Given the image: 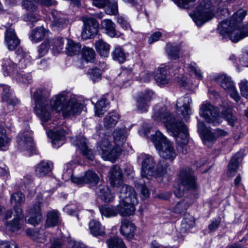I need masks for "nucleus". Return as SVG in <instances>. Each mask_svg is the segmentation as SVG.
<instances>
[{
  "label": "nucleus",
  "instance_id": "nucleus-1",
  "mask_svg": "<svg viewBox=\"0 0 248 248\" xmlns=\"http://www.w3.org/2000/svg\"><path fill=\"white\" fill-rule=\"evenodd\" d=\"M49 95L48 90L40 88L34 92L33 96L36 115L41 120L43 125L50 119L53 110L58 112L61 111L63 117H67L78 115L83 109L82 104L78 102L74 95L65 103L66 97L63 94L56 95L50 101L48 99Z\"/></svg>",
  "mask_w": 248,
  "mask_h": 248
},
{
  "label": "nucleus",
  "instance_id": "nucleus-2",
  "mask_svg": "<svg viewBox=\"0 0 248 248\" xmlns=\"http://www.w3.org/2000/svg\"><path fill=\"white\" fill-rule=\"evenodd\" d=\"M152 118L157 123H163L167 131L176 138L177 151L186 154L188 142L187 129L182 121L177 120L165 105L155 108Z\"/></svg>",
  "mask_w": 248,
  "mask_h": 248
},
{
  "label": "nucleus",
  "instance_id": "nucleus-3",
  "mask_svg": "<svg viewBox=\"0 0 248 248\" xmlns=\"http://www.w3.org/2000/svg\"><path fill=\"white\" fill-rule=\"evenodd\" d=\"M246 15V12L240 9L232 16L231 19L222 21L220 23V33L223 37L228 36L232 42L236 43L248 36L240 28L241 21Z\"/></svg>",
  "mask_w": 248,
  "mask_h": 248
},
{
  "label": "nucleus",
  "instance_id": "nucleus-4",
  "mask_svg": "<svg viewBox=\"0 0 248 248\" xmlns=\"http://www.w3.org/2000/svg\"><path fill=\"white\" fill-rule=\"evenodd\" d=\"M152 140L158 151L160 156L165 159L172 161L176 156L173 144L167 140L160 131H156L152 136Z\"/></svg>",
  "mask_w": 248,
  "mask_h": 248
},
{
  "label": "nucleus",
  "instance_id": "nucleus-5",
  "mask_svg": "<svg viewBox=\"0 0 248 248\" xmlns=\"http://www.w3.org/2000/svg\"><path fill=\"white\" fill-rule=\"evenodd\" d=\"M25 200V196L21 192H15L11 196L10 202L13 205L15 214L14 219L7 223L12 232L17 231L22 227L23 215L20 206Z\"/></svg>",
  "mask_w": 248,
  "mask_h": 248
},
{
  "label": "nucleus",
  "instance_id": "nucleus-6",
  "mask_svg": "<svg viewBox=\"0 0 248 248\" xmlns=\"http://www.w3.org/2000/svg\"><path fill=\"white\" fill-rule=\"evenodd\" d=\"M214 16L211 0H202L197 6L193 19L199 26L211 19Z\"/></svg>",
  "mask_w": 248,
  "mask_h": 248
},
{
  "label": "nucleus",
  "instance_id": "nucleus-7",
  "mask_svg": "<svg viewBox=\"0 0 248 248\" xmlns=\"http://www.w3.org/2000/svg\"><path fill=\"white\" fill-rule=\"evenodd\" d=\"M200 115L207 123L214 126L218 125L222 122L218 109L208 103L202 105L200 108Z\"/></svg>",
  "mask_w": 248,
  "mask_h": 248
},
{
  "label": "nucleus",
  "instance_id": "nucleus-8",
  "mask_svg": "<svg viewBox=\"0 0 248 248\" xmlns=\"http://www.w3.org/2000/svg\"><path fill=\"white\" fill-rule=\"evenodd\" d=\"M81 20L84 23L81 32V37L83 39L87 40L97 34L99 24L95 18L84 16L81 17Z\"/></svg>",
  "mask_w": 248,
  "mask_h": 248
},
{
  "label": "nucleus",
  "instance_id": "nucleus-9",
  "mask_svg": "<svg viewBox=\"0 0 248 248\" xmlns=\"http://www.w3.org/2000/svg\"><path fill=\"white\" fill-rule=\"evenodd\" d=\"M179 180L181 184L184 186L187 190H195L197 188V184L194 171L189 168L182 169L178 175Z\"/></svg>",
  "mask_w": 248,
  "mask_h": 248
},
{
  "label": "nucleus",
  "instance_id": "nucleus-10",
  "mask_svg": "<svg viewBox=\"0 0 248 248\" xmlns=\"http://www.w3.org/2000/svg\"><path fill=\"white\" fill-rule=\"evenodd\" d=\"M142 159L141 162V176L142 178L149 179L148 176L154 175V170L155 162L153 157L149 155H141L139 158Z\"/></svg>",
  "mask_w": 248,
  "mask_h": 248
},
{
  "label": "nucleus",
  "instance_id": "nucleus-11",
  "mask_svg": "<svg viewBox=\"0 0 248 248\" xmlns=\"http://www.w3.org/2000/svg\"><path fill=\"white\" fill-rule=\"evenodd\" d=\"M173 65L163 64L158 67L154 75L156 82L158 84L163 85L170 83L172 78L170 71L173 68Z\"/></svg>",
  "mask_w": 248,
  "mask_h": 248
},
{
  "label": "nucleus",
  "instance_id": "nucleus-12",
  "mask_svg": "<svg viewBox=\"0 0 248 248\" xmlns=\"http://www.w3.org/2000/svg\"><path fill=\"white\" fill-rule=\"evenodd\" d=\"M119 197L120 200L124 201L125 203L132 202V204H138V201L134 189L130 186L123 184L120 185Z\"/></svg>",
  "mask_w": 248,
  "mask_h": 248
},
{
  "label": "nucleus",
  "instance_id": "nucleus-13",
  "mask_svg": "<svg viewBox=\"0 0 248 248\" xmlns=\"http://www.w3.org/2000/svg\"><path fill=\"white\" fill-rule=\"evenodd\" d=\"M192 103V100L190 96L187 94L180 97L175 105L177 110L181 112L184 118L187 120L190 115L192 114L190 108V104Z\"/></svg>",
  "mask_w": 248,
  "mask_h": 248
},
{
  "label": "nucleus",
  "instance_id": "nucleus-14",
  "mask_svg": "<svg viewBox=\"0 0 248 248\" xmlns=\"http://www.w3.org/2000/svg\"><path fill=\"white\" fill-rule=\"evenodd\" d=\"M43 203L40 201H36L30 208L29 213L30 217L28 222L33 226L39 224L42 220L43 216L41 207Z\"/></svg>",
  "mask_w": 248,
  "mask_h": 248
},
{
  "label": "nucleus",
  "instance_id": "nucleus-15",
  "mask_svg": "<svg viewBox=\"0 0 248 248\" xmlns=\"http://www.w3.org/2000/svg\"><path fill=\"white\" fill-rule=\"evenodd\" d=\"M18 148L21 151H28L32 153L34 146L31 132H26L19 134L17 137Z\"/></svg>",
  "mask_w": 248,
  "mask_h": 248
},
{
  "label": "nucleus",
  "instance_id": "nucleus-16",
  "mask_svg": "<svg viewBox=\"0 0 248 248\" xmlns=\"http://www.w3.org/2000/svg\"><path fill=\"white\" fill-rule=\"evenodd\" d=\"M86 140L83 136L75 137L71 138V141L74 145L77 146L82 155L90 160H93L94 155L93 151L86 145Z\"/></svg>",
  "mask_w": 248,
  "mask_h": 248
},
{
  "label": "nucleus",
  "instance_id": "nucleus-17",
  "mask_svg": "<svg viewBox=\"0 0 248 248\" xmlns=\"http://www.w3.org/2000/svg\"><path fill=\"white\" fill-rule=\"evenodd\" d=\"M4 41L8 49L11 51L17 48L20 43V40L17 37L15 29L12 28L6 29L5 32Z\"/></svg>",
  "mask_w": 248,
  "mask_h": 248
},
{
  "label": "nucleus",
  "instance_id": "nucleus-18",
  "mask_svg": "<svg viewBox=\"0 0 248 248\" xmlns=\"http://www.w3.org/2000/svg\"><path fill=\"white\" fill-rule=\"evenodd\" d=\"M123 173L120 167L117 165H113L109 171V181L113 187H118L122 182Z\"/></svg>",
  "mask_w": 248,
  "mask_h": 248
},
{
  "label": "nucleus",
  "instance_id": "nucleus-19",
  "mask_svg": "<svg viewBox=\"0 0 248 248\" xmlns=\"http://www.w3.org/2000/svg\"><path fill=\"white\" fill-rule=\"evenodd\" d=\"M153 92L151 91L142 93L137 98V107L140 112H145L147 111L148 103L151 100L153 95Z\"/></svg>",
  "mask_w": 248,
  "mask_h": 248
},
{
  "label": "nucleus",
  "instance_id": "nucleus-20",
  "mask_svg": "<svg viewBox=\"0 0 248 248\" xmlns=\"http://www.w3.org/2000/svg\"><path fill=\"white\" fill-rule=\"evenodd\" d=\"M51 26L55 29H62L68 23V20L61 13L57 10H52L51 12Z\"/></svg>",
  "mask_w": 248,
  "mask_h": 248
},
{
  "label": "nucleus",
  "instance_id": "nucleus-21",
  "mask_svg": "<svg viewBox=\"0 0 248 248\" xmlns=\"http://www.w3.org/2000/svg\"><path fill=\"white\" fill-rule=\"evenodd\" d=\"M48 137L51 139L52 146L58 148L62 144V141L64 140L65 132L63 129L56 131H49L47 132Z\"/></svg>",
  "mask_w": 248,
  "mask_h": 248
},
{
  "label": "nucleus",
  "instance_id": "nucleus-22",
  "mask_svg": "<svg viewBox=\"0 0 248 248\" xmlns=\"http://www.w3.org/2000/svg\"><path fill=\"white\" fill-rule=\"evenodd\" d=\"M53 163L49 161H42L35 167V174L38 177H44L47 175L52 170Z\"/></svg>",
  "mask_w": 248,
  "mask_h": 248
},
{
  "label": "nucleus",
  "instance_id": "nucleus-23",
  "mask_svg": "<svg viewBox=\"0 0 248 248\" xmlns=\"http://www.w3.org/2000/svg\"><path fill=\"white\" fill-rule=\"evenodd\" d=\"M2 67L3 75L5 76H13L16 78L18 73L16 64L9 59L3 60Z\"/></svg>",
  "mask_w": 248,
  "mask_h": 248
},
{
  "label": "nucleus",
  "instance_id": "nucleus-24",
  "mask_svg": "<svg viewBox=\"0 0 248 248\" xmlns=\"http://www.w3.org/2000/svg\"><path fill=\"white\" fill-rule=\"evenodd\" d=\"M95 193L104 202H110L114 200V196L107 186L100 185L95 188Z\"/></svg>",
  "mask_w": 248,
  "mask_h": 248
},
{
  "label": "nucleus",
  "instance_id": "nucleus-25",
  "mask_svg": "<svg viewBox=\"0 0 248 248\" xmlns=\"http://www.w3.org/2000/svg\"><path fill=\"white\" fill-rule=\"evenodd\" d=\"M135 230V226L131 221L125 219L122 220L120 232L123 235L127 238H132Z\"/></svg>",
  "mask_w": 248,
  "mask_h": 248
},
{
  "label": "nucleus",
  "instance_id": "nucleus-26",
  "mask_svg": "<svg viewBox=\"0 0 248 248\" xmlns=\"http://www.w3.org/2000/svg\"><path fill=\"white\" fill-rule=\"evenodd\" d=\"M136 204L130 202L127 203L124 201L120 200L118 205L119 214L123 217L133 215L136 210L135 206Z\"/></svg>",
  "mask_w": 248,
  "mask_h": 248
},
{
  "label": "nucleus",
  "instance_id": "nucleus-27",
  "mask_svg": "<svg viewBox=\"0 0 248 248\" xmlns=\"http://www.w3.org/2000/svg\"><path fill=\"white\" fill-rule=\"evenodd\" d=\"M60 214L57 210H53L47 212L45 221V228L54 227L60 223Z\"/></svg>",
  "mask_w": 248,
  "mask_h": 248
},
{
  "label": "nucleus",
  "instance_id": "nucleus-28",
  "mask_svg": "<svg viewBox=\"0 0 248 248\" xmlns=\"http://www.w3.org/2000/svg\"><path fill=\"white\" fill-rule=\"evenodd\" d=\"M193 203V200L189 197H186L177 202L173 207V211L175 213H185Z\"/></svg>",
  "mask_w": 248,
  "mask_h": 248
},
{
  "label": "nucleus",
  "instance_id": "nucleus-29",
  "mask_svg": "<svg viewBox=\"0 0 248 248\" xmlns=\"http://www.w3.org/2000/svg\"><path fill=\"white\" fill-rule=\"evenodd\" d=\"M165 51L170 59L177 60L180 57V46L174 43H168L166 46Z\"/></svg>",
  "mask_w": 248,
  "mask_h": 248
},
{
  "label": "nucleus",
  "instance_id": "nucleus-30",
  "mask_svg": "<svg viewBox=\"0 0 248 248\" xmlns=\"http://www.w3.org/2000/svg\"><path fill=\"white\" fill-rule=\"evenodd\" d=\"M241 160L242 158L239 154H236L232 157L228 165L227 173L229 176L232 177L235 174Z\"/></svg>",
  "mask_w": 248,
  "mask_h": 248
},
{
  "label": "nucleus",
  "instance_id": "nucleus-31",
  "mask_svg": "<svg viewBox=\"0 0 248 248\" xmlns=\"http://www.w3.org/2000/svg\"><path fill=\"white\" fill-rule=\"evenodd\" d=\"M47 31L43 27H39L31 31L29 38L33 43L42 41L45 37Z\"/></svg>",
  "mask_w": 248,
  "mask_h": 248
},
{
  "label": "nucleus",
  "instance_id": "nucleus-32",
  "mask_svg": "<svg viewBox=\"0 0 248 248\" xmlns=\"http://www.w3.org/2000/svg\"><path fill=\"white\" fill-rule=\"evenodd\" d=\"M120 118L119 115L116 112L108 113L104 118V125L106 128L114 127Z\"/></svg>",
  "mask_w": 248,
  "mask_h": 248
},
{
  "label": "nucleus",
  "instance_id": "nucleus-33",
  "mask_svg": "<svg viewBox=\"0 0 248 248\" xmlns=\"http://www.w3.org/2000/svg\"><path fill=\"white\" fill-rule=\"evenodd\" d=\"M133 77L131 69L123 68L121 72L116 78V81L119 82V86H124Z\"/></svg>",
  "mask_w": 248,
  "mask_h": 248
},
{
  "label": "nucleus",
  "instance_id": "nucleus-34",
  "mask_svg": "<svg viewBox=\"0 0 248 248\" xmlns=\"http://www.w3.org/2000/svg\"><path fill=\"white\" fill-rule=\"evenodd\" d=\"M27 234L34 241L43 243L46 241V236L45 231L42 230H30L27 231Z\"/></svg>",
  "mask_w": 248,
  "mask_h": 248
},
{
  "label": "nucleus",
  "instance_id": "nucleus-35",
  "mask_svg": "<svg viewBox=\"0 0 248 248\" xmlns=\"http://www.w3.org/2000/svg\"><path fill=\"white\" fill-rule=\"evenodd\" d=\"M101 26L106 34L111 37L119 36L115 30V25L110 19H104L102 21Z\"/></svg>",
  "mask_w": 248,
  "mask_h": 248
},
{
  "label": "nucleus",
  "instance_id": "nucleus-36",
  "mask_svg": "<svg viewBox=\"0 0 248 248\" xmlns=\"http://www.w3.org/2000/svg\"><path fill=\"white\" fill-rule=\"evenodd\" d=\"M67 41L65 51L69 56H73L78 54L81 49V46L79 43H77L70 39H65Z\"/></svg>",
  "mask_w": 248,
  "mask_h": 248
},
{
  "label": "nucleus",
  "instance_id": "nucleus-37",
  "mask_svg": "<svg viewBox=\"0 0 248 248\" xmlns=\"http://www.w3.org/2000/svg\"><path fill=\"white\" fill-rule=\"evenodd\" d=\"M126 131L125 129H116L113 132V138L116 146L120 147L123 145L126 140Z\"/></svg>",
  "mask_w": 248,
  "mask_h": 248
},
{
  "label": "nucleus",
  "instance_id": "nucleus-38",
  "mask_svg": "<svg viewBox=\"0 0 248 248\" xmlns=\"http://www.w3.org/2000/svg\"><path fill=\"white\" fill-rule=\"evenodd\" d=\"M109 104V102L106 98H101L95 105V115L98 117L102 116L106 111Z\"/></svg>",
  "mask_w": 248,
  "mask_h": 248
},
{
  "label": "nucleus",
  "instance_id": "nucleus-39",
  "mask_svg": "<svg viewBox=\"0 0 248 248\" xmlns=\"http://www.w3.org/2000/svg\"><path fill=\"white\" fill-rule=\"evenodd\" d=\"M91 233L93 236H102L105 234V228L99 221L91 220L89 224Z\"/></svg>",
  "mask_w": 248,
  "mask_h": 248
},
{
  "label": "nucleus",
  "instance_id": "nucleus-40",
  "mask_svg": "<svg viewBox=\"0 0 248 248\" xmlns=\"http://www.w3.org/2000/svg\"><path fill=\"white\" fill-rule=\"evenodd\" d=\"M118 207V205L116 206L106 205L100 207V211L101 215L106 217H115L119 214Z\"/></svg>",
  "mask_w": 248,
  "mask_h": 248
},
{
  "label": "nucleus",
  "instance_id": "nucleus-41",
  "mask_svg": "<svg viewBox=\"0 0 248 248\" xmlns=\"http://www.w3.org/2000/svg\"><path fill=\"white\" fill-rule=\"evenodd\" d=\"M97 52L102 57H107L109 53L110 46L102 39L97 41L95 44Z\"/></svg>",
  "mask_w": 248,
  "mask_h": 248
},
{
  "label": "nucleus",
  "instance_id": "nucleus-42",
  "mask_svg": "<svg viewBox=\"0 0 248 248\" xmlns=\"http://www.w3.org/2000/svg\"><path fill=\"white\" fill-rule=\"evenodd\" d=\"M84 176L85 184H89L92 186H96L99 182L98 175L92 170H89L85 171Z\"/></svg>",
  "mask_w": 248,
  "mask_h": 248
},
{
  "label": "nucleus",
  "instance_id": "nucleus-43",
  "mask_svg": "<svg viewBox=\"0 0 248 248\" xmlns=\"http://www.w3.org/2000/svg\"><path fill=\"white\" fill-rule=\"evenodd\" d=\"M217 81L224 90L227 91L232 89V88L235 86L231 78L225 74L218 76L217 78Z\"/></svg>",
  "mask_w": 248,
  "mask_h": 248
},
{
  "label": "nucleus",
  "instance_id": "nucleus-44",
  "mask_svg": "<svg viewBox=\"0 0 248 248\" xmlns=\"http://www.w3.org/2000/svg\"><path fill=\"white\" fill-rule=\"evenodd\" d=\"M2 89L3 93L2 95V100L7 102L8 104L15 106L16 105L18 101L16 99H14L11 97L9 87L7 85H2L0 86V90Z\"/></svg>",
  "mask_w": 248,
  "mask_h": 248
},
{
  "label": "nucleus",
  "instance_id": "nucleus-45",
  "mask_svg": "<svg viewBox=\"0 0 248 248\" xmlns=\"http://www.w3.org/2000/svg\"><path fill=\"white\" fill-rule=\"evenodd\" d=\"M170 172L169 166L164 161H160L157 164L155 172H154V174H155L157 177H163L165 175L170 173Z\"/></svg>",
  "mask_w": 248,
  "mask_h": 248
},
{
  "label": "nucleus",
  "instance_id": "nucleus-46",
  "mask_svg": "<svg viewBox=\"0 0 248 248\" xmlns=\"http://www.w3.org/2000/svg\"><path fill=\"white\" fill-rule=\"evenodd\" d=\"M226 121L228 124L232 126H234L237 123V119L232 114V109L230 108L225 109L221 112V117Z\"/></svg>",
  "mask_w": 248,
  "mask_h": 248
},
{
  "label": "nucleus",
  "instance_id": "nucleus-47",
  "mask_svg": "<svg viewBox=\"0 0 248 248\" xmlns=\"http://www.w3.org/2000/svg\"><path fill=\"white\" fill-rule=\"evenodd\" d=\"M112 57L114 61L119 63H123L126 60V56L122 47L117 46L112 52Z\"/></svg>",
  "mask_w": 248,
  "mask_h": 248
},
{
  "label": "nucleus",
  "instance_id": "nucleus-48",
  "mask_svg": "<svg viewBox=\"0 0 248 248\" xmlns=\"http://www.w3.org/2000/svg\"><path fill=\"white\" fill-rule=\"evenodd\" d=\"M82 58L86 62H94L95 52L91 47L84 46L81 51Z\"/></svg>",
  "mask_w": 248,
  "mask_h": 248
},
{
  "label": "nucleus",
  "instance_id": "nucleus-49",
  "mask_svg": "<svg viewBox=\"0 0 248 248\" xmlns=\"http://www.w3.org/2000/svg\"><path fill=\"white\" fill-rule=\"evenodd\" d=\"M121 154L120 147L117 146L114 148H110L108 152L104 154L102 156L106 160H109L112 162L116 160Z\"/></svg>",
  "mask_w": 248,
  "mask_h": 248
},
{
  "label": "nucleus",
  "instance_id": "nucleus-50",
  "mask_svg": "<svg viewBox=\"0 0 248 248\" xmlns=\"http://www.w3.org/2000/svg\"><path fill=\"white\" fill-rule=\"evenodd\" d=\"M107 244L108 248H127L123 240L117 236L108 239Z\"/></svg>",
  "mask_w": 248,
  "mask_h": 248
},
{
  "label": "nucleus",
  "instance_id": "nucleus-51",
  "mask_svg": "<svg viewBox=\"0 0 248 248\" xmlns=\"http://www.w3.org/2000/svg\"><path fill=\"white\" fill-rule=\"evenodd\" d=\"M52 49L56 53L61 52L63 49L64 40L61 37L56 38L50 41Z\"/></svg>",
  "mask_w": 248,
  "mask_h": 248
},
{
  "label": "nucleus",
  "instance_id": "nucleus-52",
  "mask_svg": "<svg viewBox=\"0 0 248 248\" xmlns=\"http://www.w3.org/2000/svg\"><path fill=\"white\" fill-rule=\"evenodd\" d=\"M10 141V139L8 137L5 129L0 125V150H2V147H6Z\"/></svg>",
  "mask_w": 248,
  "mask_h": 248
},
{
  "label": "nucleus",
  "instance_id": "nucleus-53",
  "mask_svg": "<svg viewBox=\"0 0 248 248\" xmlns=\"http://www.w3.org/2000/svg\"><path fill=\"white\" fill-rule=\"evenodd\" d=\"M105 12L109 15H115L118 13L117 2L114 1L109 2L105 5Z\"/></svg>",
  "mask_w": 248,
  "mask_h": 248
},
{
  "label": "nucleus",
  "instance_id": "nucleus-54",
  "mask_svg": "<svg viewBox=\"0 0 248 248\" xmlns=\"http://www.w3.org/2000/svg\"><path fill=\"white\" fill-rule=\"evenodd\" d=\"M88 74L93 82L98 81L101 79L102 76L100 71L96 67L89 69Z\"/></svg>",
  "mask_w": 248,
  "mask_h": 248
},
{
  "label": "nucleus",
  "instance_id": "nucleus-55",
  "mask_svg": "<svg viewBox=\"0 0 248 248\" xmlns=\"http://www.w3.org/2000/svg\"><path fill=\"white\" fill-rule=\"evenodd\" d=\"M202 140L204 144L209 146L215 140L214 134L209 130L201 135Z\"/></svg>",
  "mask_w": 248,
  "mask_h": 248
},
{
  "label": "nucleus",
  "instance_id": "nucleus-56",
  "mask_svg": "<svg viewBox=\"0 0 248 248\" xmlns=\"http://www.w3.org/2000/svg\"><path fill=\"white\" fill-rule=\"evenodd\" d=\"M22 6L26 10L31 12H34L37 8V5L31 0H23Z\"/></svg>",
  "mask_w": 248,
  "mask_h": 248
},
{
  "label": "nucleus",
  "instance_id": "nucleus-57",
  "mask_svg": "<svg viewBox=\"0 0 248 248\" xmlns=\"http://www.w3.org/2000/svg\"><path fill=\"white\" fill-rule=\"evenodd\" d=\"M99 148L102 155L111 148V145L108 139L105 138L99 143Z\"/></svg>",
  "mask_w": 248,
  "mask_h": 248
},
{
  "label": "nucleus",
  "instance_id": "nucleus-58",
  "mask_svg": "<svg viewBox=\"0 0 248 248\" xmlns=\"http://www.w3.org/2000/svg\"><path fill=\"white\" fill-rule=\"evenodd\" d=\"M16 79L24 83H30L32 80L31 75L30 73H18Z\"/></svg>",
  "mask_w": 248,
  "mask_h": 248
},
{
  "label": "nucleus",
  "instance_id": "nucleus-59",
  "mask_svg": "<svg viewBox=\"0 0 248 248\" xmlns=\"http://www.w3.org/2000/svg\"><path fill=\"white\" fill-rule=\"evenodd\" d=\"M50 41L48 39H46L44 42L41 44L38 49L40 57L43 56L47 53L50 46Z\"/></svg>",
  "mask_w": 248,
  "mask_h": 248
},
{
  "label": "nucleus",
  "instance_id": "nucleus-60",
  "mask_svg": "<svg viewBox=\"0 0 248 248\" xmlns=\"http://www.w3.org/2000/svg\"><path fill=\"white\" fill-rule=\"evenodd\" d=\"M241 95L248 99V81L243 79L239 84Z\"/></svg>",
  "mask_w": 248,
  "mask_h": 248
},
{
  "label": "nucleus",
  "instance_id": "nucleus-61",
  "mask_svg": "<svg viewBox=\"0 0 248 248\" xmlns=\"http://www.w3.org/2000/svg\"><path fill=\"white\" fill-rule=\"evenodd\" d=\"M188 68L189 70L193 72L195 76L199 79H202V76L201 70L197 66L196 63L194 62H191L189 64Z\"/></svg>",
  "mask_w": 248,
  "mask_h": 248
},
{
  "label": "nucleus",
  "instance_id": "nucleus-62",
  "mask_svg": "<svg viewBox=\"0 0 248 248\" xmlns=\"http://www.w3.org/2000/svg\"><path fill=\"white\" fill-rule=\"evenodd\" d=\"M174 3L179 7L188 9L191 6V3L196 0H173Z\"/></svg>",
  "mask_w": 248,
  "mask_h": 248
},
{
  "label": "nucleus",
  "instance_id": "nucleus-63",
  "mask_svg": "<svg viewBox=\"0 0 248 248\" xmlns=\"http://www.w3.org/2000/svg\"><path fill=\"white\" fill-rule=\"evenodd\" d=\"M40 18L39 15L33 13L27 14L24 17V19L25 21L30 22L32 24L39 21Z\"/></svg>",
  "mask_w": 248,
  "mask_h": 248
},
{
  "label": "nucleus",
  "instance_id": "nucleus-64",
  "mask_svg": "<svg viewBox=\"0 0 248 248\" xmlns=\"http://www.w3.org/2000/svg\"><path fill=\"white\" fill-rule=\"evenodd\" d=\"M194 222L191 219H184L181 223V231L185 232L192 228L193 226Z\"/></svg>",
  "mask_w": 248,
  "mask_h": 248
}]
</instances>
